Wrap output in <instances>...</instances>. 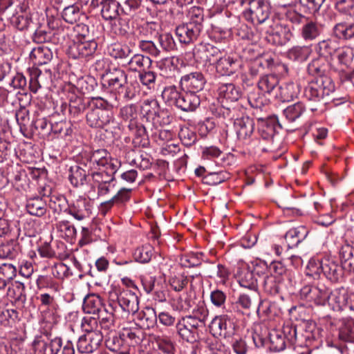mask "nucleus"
<instances>
[{"mask_svg": "<svg viewBox=\"0 0 354 354\" xmlns=\"http://www.w3.org/2000/svg\"><path fill=\"white\" fill-rule=\"evenodd\" d=\"M322 274L331 283H340L344 277V268L336 261L326 258L322 259Z\"/></svg>", "mask_w": 354, "mask_h": 354, "instance_id": "nucleus-13", "label": "nucleus"}, {"mask_svg": "<svg viewBox=\"0 0 354 354\" xmlns=\"http://www.w3.org/2000/svg\"><path fill=\"white\" fill-rule=\"evenodd\" d=\"M308 71L312 75H317L304 91V97L308 101L320 102L335 91V84L330 77L324 75L325 70L319 64L318 59L313 60L308 66Z\"/></svg>", "mask_w": 354, "mask_h": 354, "instance_id": "nucleus-1", "label": "nucleus"}, {"mask_svg": "<svg viewBox=\"0 0 354 354\" xmlns=\"http://www.w3.org/2000/svg\"><path fill=\"white\" fill-rule=\"evenodd\" d=\"M205 274L208 277H213L216 274L223 281L226 280L230 274L228 269L221 264L215 266L214 263H211L209 266L205 270Z\"/></svg>", "mask_w": 354, "mask_h": 354, "instance_id": "nucleus-62", "label": "nucleus"}, {"mask_svg": "<svg viewBox=\"0 0 354 354\" xmlns=\"http://www.w3.org/2000/svg\"><path fill=\"white\" fill-rule=\"evenodd\" d=\"M72 131L69 124L65 121H59L51 124L50 134L53 133L57 137L66 138L67 136L71 135Z\"/></svg>", "mask_w": 354, "mask_h": 354, "instance_id": "nucleus-59", "label": "nucleus"}, {"mask_svg": "<svg viewBox=\"0 0 354 354\" xmlns=\"http://www.w3.org/2000/svg\"><path fill=\"white\" fill-rule=\"evenodd\" d=\"M62 16L66 22L73 24L80 19V9L76 4L67 6L64 8Z\"/></svg>", "mask_w": 354, "mask_h": 354, "instance_id": "nucleus-61", "label": "nucleus"}, {"mask_svg": "<svg viewBox=\"0 0 354 354\" xmlns=\"http://www.w3.org/2000/svg\"><path fill=\"white\" fill-rule=\"evenodd\" d=\"M261 279H263V288L266 294L276 295L279 292L283 278L278 277L273 274L264 275L262 272Z\"/></svg>", "mask_w": 354, "mask_h": 354, "instance_id": "nucleus-38", "label": "nucleus"}, {"mask_svg": "<svg viewBox=\"0 0 354 354\" xmlns=\"http://www.w3.org/2000/svg\"><path fill=\"white\" fill-rule=\"evenodd\" d=\"M140 108L142 113L147 117V120H150L153 115H156L160 106L156 99L149 98L142 102Z\"/></svg>", "mask_w": 354, "mask_h": 354, "instance_id": "nucleus-54", "label": "nucleus"}, {"mask_svg": "<svg viewBox=\"0 0 354 354\" xmlns=\"http://www.w3.org/2000/svg\"><path fill=\"white\" fill-rule=\"evenodd\" d=\"M103 339L102 333H88L81 335L77 343L79 352L91 353L97 349Z\"/></svg>", "mask_w": 354, "mask_h": 354, "instance_id": "nucleus-18", "label": "nucleus"}, {"mask_svg": "<svg viewBox=\"0 0 354 354\" xmlns=\"http://www.w3.org/2000/svg\"><path fill=\"white\" fill-rule=\"evenodd\" d=\"M139 301L137 295L130 290L121 292L117 301L109 303L110 312L118 313L121 318H127L129 315H135L139 309Z\"/></svg>", "mask_w": 354, "mask_h": 354, "instance_id": "nucleus-4", "label": "nucleus"}, {"mask_svg": "<svg viewBox=\"0 0 354 354\" xmlns=\"http://www.w3.org/2000/svg\"><path fill=\"white\" fill-rule=\"evenodd\" d=\"M140 92V84L136 80L128 81L123 84L114 93L116 99L118 97L124 102L133 99Z\"/></svg>", "mask_w": 354, "mask_h": 354, "instance_id": "nucleus-27", "label": "nucleus"}, {"mask_svg": "<svg viewBox=\"0 0 354 354\" xmlns=\"http://www.w3.org/2000/svg\"><path fill=\"white\" fill-rule=\"evenodd\" d=\"M180 337L187 342L194 343L200 338L199 331L181 318L176 324Z\"/></svg>", "mask_w": 354, "mask_h": 354, "instance_id": "nucleus-28", "label": "nucleus"}, {"mask_svg": "<svg viewBox=\"0 0 354 354\" xmlns=\"http://www.w3.org/2000/svg\"><path fill=\"white\" fill-rule=\"evenodd\" d=\"M300 92L299 85L294 82H288L279 86L274 97L283 102H289L297 97Z\"/></svg>", "mask_w": 354, "mask_h": 354, "instance_id": "nucleus-30", "label": "nucleus"}, {"mask_svg": "<svg viewBox=\"0 0 354 354\" xmlns=\"http://www.w3.org/2000/svg\"><path fill=\"white\" fill-rule=\"evenodd\" d=\"M206 83V80L201 72L196 71L181 77L180 85L183 91H189L197 94L202 91Z\"/></svg>", "mask_w": 354, "mask_h": 354, "instance_id": "nucleus-11", "label": "nucleus"}, {"mask_svg": "<svg viewBox=\"0 0 354 354\" xmlns=\"http://www.w3.org/2000/svg\"><path fill=\"white\" fill-rule=\"evenodd\" d=\"M111 111L91 109L86 115L87 124L93 128H103L113 120Z\"/></svg>", "mask_w": 354, "mask_h": 354, "instance_id": "nucleus-20", "label": "nucleus"}, {"mask_svg": "<svg viewBox=\"0 0 354 354\" xmlns=\"http://www.w3.org/2000/svg\"><path fill=\"white\" fill-rule=\"evenodd\" d=\"M104 308H106V306H104L99 295L90 294L85 297L84 299L82 308L86 313L97 315L100 318Z\"/></svg>", "mask_w": 354, "mask_h": 354, "instance_id": "nucleus-25", "label": "nucleus"}, {"mask_svg": "<svg viewBox=\"0 0 354 354\" xmlns=\"http://www.w3.org/2000/svg\"><path fill=\"white\" fill-rule=\"evenodd\" d=\"M259 298V291L241 292L237 295L235 301L231 304L230 308L226 310V312H233L241 315H249L253 306L258 301Z\"/></svg>", "mask_w": 354, "mask_h": 354, "instance_id": "nucleus-6", "label": "nucleus"}, {"mask_svg": "<svg viewBox=\"0 0 354 354\" xmlns=\"http://www.w3.org/2000/svg\"><path fill=\"white\" fill-rule=\"evenodd\" d=\"M308 233V231L304 226H299L289 230L284 236L288 247L292 248L297 246L306 239Z\"/></svg>", "mask_w": 354, "mask_h": 354, "instance_id": "nucleus-39", "label": "nucleus"}, {"mask_svg": "<svg viewBox=\"0 0 354 354\" xmlns=\"http://www.w3.org/2000/svg\"><path fill=\"white\" fill-rule=\"evenodd\" d=\"M157 75L151 71H142L138 73V79L142 85L147 89L154 90L156 85Z\"/></svg>", "mask_w": 354, "mask_h": 354, "instance_id": "nucleus-58", "label": "nucleus"}, {"mask_svg": "<svg viewBox=\"0 0 354 354\" xmlns=\"http://www.w3.org/2000/svg\"><path fill=\"white\" fill-rule=\"evenodd\" d=\"M127 74L124 70L118 68L110 69L106 74L105 82L107 88L111 93H115L123 84L126 83Z\"/></svg>", "mask_w": 354, "mask_h": 354, "instance_id": "nucleus-24", "label": "nucleus"}, {"mask_svg": "<svg viewBox=\"0 0 354 354\" xmlns=\"http://www.w3.org/2000/svg\"><path fill=\"white\" fill-rule=\"evenodd\" d=\"M340 340L354 344V320L351 319L343 322L339 328Z\"/></svg>", "mask_w": 354, "mask_h": 354, "instance_id": "nucleus-47", "label": "nucleus"}, {"mask_svg": "<svg viewBox=\"0 0 354 354\" xmlns=\"http://www.w3.org/2000/svg\"><path fill=\"white\" fill-rule=\"evenodd\" d=\"M279 85V77L274 74L265 75L260 77L258 82L259 89L264 93L273 94L277 92Z\"/></svg>", "mask_w": 354, "mask_h": 354, "instance_id": "nucleus-40", "label": "nucleus"}, {"mask_svg": "<svg viewBox=\"0 0 354 354\" xmlns=\"http://www.w3.org/2000/svg\"><path fill=\"white\" fill-rule=\"evenodd\" d=\"M209 329L214 337H230L234 333V324L226 315L216 316L210 323Z\"/></svg>", "mask_w": 354, "mask_h": 354, "instance_id": "nucleus-14", "label": "nucleus"}, {"mask_svg": "<svg viewBox=\"0 0 354 354\" xmlns=\"http://www.w3.org/2000/svg\"><path fill=\"white\" fill-rule=\"evenodd\" d=\"M106 346L110 351L118 354H130L128 350L127 344L124 342L121 333L118 336H110L106 340Z\"/></svg>", "mask_w": 354, "mask_h": 354, "instance_id": "nucleus-42", "label": "nucleus"}, {"mask_svg": "<svg viewBox=\"0 0 354 354\" xmlns=\"http://www.w3.org/2000/svg\"><path fill=\"white\" fill-rule=\"evenodd\" d=\"M120 333L124 342L127 344L129 352L131 346H135L142 342L141 332L139 330L124 329Z\"/></svg>", "mask_w": 354, "mask_h": 354, "instance_id": "nucleus-60", "label": "nucleus"}, {"mask_svg": "<svg viewBox=\"0 0 354 354\" xmlns=\"http://www.w3.org/2000/svg\"><path fill=\"white\" fill-rule=\"evenodd\" d=\"M162 97L169 105L175 106L185 112L195 111L201 103L197 94L189 91L181 93L175 86L165 87L162 92Z\"/></svg>", "mask_w": 354, "mask_h": 354, "instance_id": "nucleus-3", "label": "nucleus"}, {"mask_svg": "<svg viewBox=\"0 0 354 354\" xmlns=\"http://www.w3.org/2000/svg\"><path fill=\"white\" fill-rule=\"evenodd\" d=\"M315 50L320 57L327 59L335 53L337 50V45L331 39H324L317 44Z\"/></svg>", "mask_w": 354, "mask_h": 354, "instance_id": "nucleus-44", "label": "nucleus"}, {"mask_svg": "<svg viewBox=\"0 0 354 354\" xmlns=\"http://www.w3.org/2000/svg\"><path fill=\"white\" fill-rule=\"evenodd\" d=\"M21 252V248L17 239H10L0 244V259H15Z\"/></svg>", "mask_w": 354, "mask_h": 354, "instance_id": "nucleus-31", "label": "nucleus"}, {"mask_svg": "<svg viewBox=\"0 0 354 354\" xmlns=\"http://www.w3.org/2000/svg\"><path fill=\"white\" fill-rule=\"evenodd\" d=\"M53 52L50 48L44 45L34 48L30 54V59L37 65L49 63L53 59Z\"/></svg>", "mask_w": 354, "mask_h": 354, "instance_id": "nucleus-33", "label": "nucleus"}, {"mask_svg": "<svg viewBox=\"0 0 354 354\" xmlns=\"http://www.w3.org/2000/svg\"><path fill=\"white\" fill-rule=\"evenodd\" d=\"M140 8V2L138 0H124L120 3V15L133 17Z\"/></svg>", "mask_w": 354, "mask_h": 354, "instance_id": "nucleus-52", "label": "nucleus"}, {"mask_svg": "<svg viewBox=\"0 0 354 354\" xmlns=\"http://www.w3.org/2000/svg\"><path fill=\"white\" fill-rule=\"evenodd\" d=\"M32 346L35 354H58L62 348V341L61 338L55 337L48 344L41 336H37Z\"/></svg>", "mask_w": 354, "mask_h": 354, "instance_id": "nucleus-16", "label": "nucleus"}, {"mask_svg": "<svg viewBox=\"0 0 354 354\" xmlns=\"http://www.w3.org/2000/svg\"><path fill=\"white\" fill-rule=\"evenodd\" d=\"M86 171L77 165L71 166L69 169L68 179L75 187L84 185L86 181Z\"/></svg>", "mask_w": 354, "mask_h": 354, "instance_id": "nucleus-45", "label": "nucleus"}, {"mask_svg": "<svg viewBox=\"0 0 354 354\" xmlns=\"http://www.w3.org/2000/svg\"><path fill=\"white\" fill-rule=\"evenodd\" d=\"M216 71L221 75L230 76L236 72L240 66L239 62L229 55L223 53L218 57L215 64Z\"/></svg>", "mask_w": 354, "mask_h": 354, "instance_id": "nucleus-21", "label": "nucleus"}, {"mask_svg": "<svg viewBox=\"0 0 354 354\" xmlns=\"http://www.w3.org/2000/svg\"><path fill=\"white\" fill-rule=\"evenodd\" d=\"M266 38L269 43L276 46H283L289 42L293 35L290 29L279 23H273L266 32Z\"/></svg>", "mask_w": 354, "mask_h": 354, "instance_id": "nucleus-8", "label": "nucleus"}, {"mask_svg": "<svg viewBox=\"0 0 354 354\" xmlns=\"http://www.w3.org/2000/svg\"><path fill=\"white\" fill-rule=\"evenodd\" d=\"M97 44L93 39L75 41L68 48V54L73 59L91 56L96 50Z\"/></svg>", "mask_w": 354, "mask_h": 354, "instance_id": "nucleus-12", "label": "nucleus"}, {"mask_svg": "<svg viewBox=\"0 0 354 354\" xmlns=\"http://www.w3.org/2000/svg\"><path fill=\"white\" fill-rule=\"evenodd\" d=\"M323 30L322 25L313 20L306 19L300 30V35L306 41H312L318 38Z\"/></svg>", "mask_w": 354, "mask_h": 354, "instance_id": "nucleus-29", "label": "nucleus"}, {"mask_svg": "<svg viewBox=\"0 0 354 354\" xmlns=\"http://www.w3.org/2000/svg\"><path fill=\"white\" fill-rule=\"evenodd\" d=\"M89 160L92 164L105 167L113 173H116L121 165L118 159L113 158L109 152L104 149L93 151L89 157Z\"/></svg>", "mask_w": 354, "mask_h": 354, "instance_id": "nucleus-10", "label": "nucleus"}, {"mask_svg": "<svg viewBox=\"0 0 354 354\" xmlns=\"http://www.w3.org/2000/svg\"><path fill=\"white\" fill-rule=\"evenodd\" d=\"M136 319L138 322V324L141 328L149 329L153 328L158 320L156 310L153 308H145V310L137 312Z\"/></svg>", "mask_w": 354, "mask_h": 354, "instance_id": "nucleus-32", "label": "nucleus"}, {"mask_svg": "<svg viewBox=\"0 0 354 354\" xmlns=\"http://www.w3.org/2000/svg\"><path fill=\"white\" fill-rule=\"evenodd\" d=\"M234 125L238 139L244 142L248 141L254 131L253 119L248 116L236 118Z\"/></svg>", "mask_w": 354, "mask_h": 354, "instance_id": "nucleus-22", "label": "nucleus"}, {"mask_svg": "<svg viewBox=\"0 0 354 354\" xmlns=\"http://www.w3.org/2000/svg\"><path fill=\"white\" fill-rule=\"evenodd\" d=\"M262 271L259 268H254L252 270L245 268L243 269L238 275V282L239 285L249 290V291H258V281L261 279Z\"/></svg>", "mask_w": 354, "mask_h": 354, "instance_id": "nucleus-15", "label": "nucleus"}, {"mask_svg": "<svg viewBox=\"0 0 354 354\" xmlns=\"http://www.w3.org/2000/svg\"><path fill=\"white\" fill-rule=\"evenodd\" d=\"M154 127H163L169 124L173 120V117L170 115L167 109H162L161 107L150 119Z\"/></svg>", "mask_w": 354, "mask_h": 354, "instance_id": "nucleus-57", "label": "nucleus"}, {"mask_svg": "<svg viewBox=\"0 0 354 354\" xmlns=\"http://www.w3.org/2000/svg\"><path fill=\"white\" fill-rule=\"evenodd\" d=\"M203 252H191L183 256L180 259V262L183 267H197L201 265L203 261Z\"/></svg>", "mask_w": 354, "mask_h": 354, "instance_id": "nucleus-55", "label": "nucleus"}, {"mask_svg": "<svg viewBox=\"0 0 354 354\" xmlns=\"http://www.w3.org/2000/svg\"><path fill=\"white\" fill-rule=\"evenodd\" d=\"M339 258L344 269L354 271V248L350 245L342 246L339 251Z\"/></svg>", "mask_w": 354, "mask_h": 354, "instance_id": "nucleus-46", "label": "nucleus"}, {"mask_svg": "<svg viewBox=\"0 0 354 354\" xmlns=\"http://www.w3.org/2000/svg\"><path fill=\"white\" fill-rule=\"evenodd\" d=\"M112 171H93L91 174L93 180L92 187L97 189L98 197L108 196L115 188L116 179Z\"/></svg>", "mask_w": 354, "mask_h": 354, "instance_id": "nucleus-5", "label": "nucleus"}, {"mask_svg": "<svg viewBox=\"0 0 354 354\" xmlns=\"http://www.w3.org/2000/svg\"><path fill=\"white\" fill-rule=\"evenodd\" d=\"M91 6L101 8V15L104 19L113 20L120 16V3L116 0H91Z\"/></svg>", "mask_w": 354, "mask_h": 354, "instance_id": "nucleus-17", "label": "nucleus"}, {"mask_svg": "<svg viewBox=\"0 0 354 354\" xmlns=\"http://www.w3.org/2000/svg\"><path fill=\"white\" fill-rule=\"evenodd\" d=\"M65 212L73 216L75 219L82 221L90 216L91 213V205L86 198H81L72 205L68 206Z\"/></svg>", "mask_w": 354, "mask_h": 354, "instance_id": "nucleus-26", "label": "nucleus"}, {"mask_svg": "<svg viewBox=\"0 0 354 354\" xmlns=\"http://www.w3.org/2000/svg\"><path fill=\"white\" fill-rule=\"evenodd\" d=\"M270 349L274 352L281 351L286 348V342L281 330H272L268 334Z\"/></svg>", "mask_w": 354, "mask_h": 354, "instance_id": "nucleus-48", "label": "nucleus"}, {"mask_svg": "<svg viewBox=\"0 0 354 354\" xmlns=\"http://www.w3.org/2000/svg\"><path fill=\"white\" fill-rule=\"evenodd\" d=\"M88 100L73 95L69 100V112L74 117L83 113L88 106Z\"/></svg>", "mask_w": 354, "mask_h": 354, "instance_id": "nucleus-49", "label": "nucleus"}, {"mask_svg": "<svg viewBox=\"0 0 354 354\" xmlns=\"http://www.w3.org/2000/svg\"><path fill=\"white\" fill-rule=\"evenodd\" d=\"M305 110L303 103L297 102L286 108L283 110V115L289 122H294L304 113Z\"/></svg>", "mask_w": 354, "mask_h": 354, "instance_id": "nucleus-56", "label": "nucleus"}, {"mask_svg": "<svg viewBox=\"0 0 354 354\" xmlns=\"http://www.w3.org/2000/svg\"><path fill=\"white\" fill-rule=\"evenodd\" d=\"M218 95L221 98L227 101L236 102L241 97L242 92L234 84H224L219 86Z\"/></svg>", "mask_w": 354, "mask_h": 354, "instance_id": "nucleus-41", "label": "nucleus"}, {"mask_svg": "<svg viewBox=\"0 0 354 354\" xmlns=\"http://www.w3.org/2000/svg\"><path fill=\"white\" fill-rule=\"evenodd\" d=\"M313 50L310 46H295L287 51V57L294 62L302 63L306 62Z\"/></svg>", "mask_w": 354, "mask_h": 354, "instance_id": "nucleus-37", "label": "nucleus"}, {"mask_svg": "<svg viewBox=\"0 0 354 354\" xmlns=\"http://www.w3.org/2000/svg\"><path fill=\"white\" fill-rule=\"evenodd\" d=\"M300 296L306 301L318 306L326 304L333 310L340 309L345 303V295L338 290H331L324 284L306 285L300 290Z\"/></svg>", "mask_w": 354, "mask_h": 354, "instance_id": "nucleus-2", "label": "nucleus"}, {"mask_svg": "<svg viewBox=\"0 0 354 354\" xmlns=\"http://www.w3.org/2000/svg\"><path fill=\"white\" fill-rule=\"evenodd\" d=\"M251 19L258 24L265 22L270 14V3L267 0H257L249 8Z\"/></svg>", "mask_w": 354, "mask_h": 354, "instance_id": "nucleus-23", "label": "nucleus"}, {"mask_svg": "<svg viewBox=\"0 0 354 354\" xmlns=\"http://www.w3.org/2000/svg\"><path fill=\"white\" fill-rule=\"evenodd\" d=\"M7 295L16 304L24 305L26 301L25 286L24 283L15 281L10 283L7 290Z\"/></svg>", "mask_w": 354, "mask_h": 354, "instance_id": "nucleus-34", "label": "nucleus"}, {"mask_svg": "<svg viewBox=\"0 0 354 354\" xmlns=\"http://www.w3.org/2000/svg\"><path fill=\"white\" fill-rule=\"evenodd\" d=\"M26 207L30 214L39 217L44 216L47 210L46 202L40 196L28 198Z\"/></svg>", "mask_w": 354, "mask_h": 354, "instance_id": "nucleus-36", "label": "nucleus"}, {"mask_svg": "<svg viewBox=\"0 0 354 354\" xmlns=\"http://www.w3.org/2000/svg\"><path fill=\"white\" fill-rule=\"evenodd\" d=\"M304 333L302 335L306 342H311L319 338V329L313 322H306L304 323Z\"/></svg>", "mask_w": 354, "mask_h": 354, "instance_id": "nucleus-64", "label": "nucleus"}, {"mask_svg": "<svg viewBox=\"0 0 354 354\" xmlns=\"http://www.w3.org/2000/svg\"><path fill=\"white\" fill-rule=\"evenodd\" d=\"M178 137L182 143L186 147H190L195 144L197 140L196 133L187 127L180 128Z\"/></svg>", "mask_w": 354, "mask_h": 354, "instance_id": "nucleus-63", "label": "nucleus"}, {"mask_svg": "<svg viewBox=\"0 0 354 354\" xmlns=\"http://www.w3.org/2000/svg\"><path fill=\"white\" fill-rule=\"evenodd\" d=\"M201 31L197 26L185 22L176 27V35L180 43L189 44L197 40Z\"/></svg>", "mask_w": 354, "mask_h": 354, "instance_id": "nucleus-19", "label": "nucleus"}, {"mask_svg": "<svg viewBox=\"0 0 354 354\" xmlns=\"http://www.w3.org/2000/svg\"><path fill=\"white\" fill-rule=\"evenodd\" d=\"M153 255V248L146 244L137 248L133 252L134 259L141 263H147L149 262Z\"/></svg>", "mask_w": 354, "mask_h": 354, "instance_id": "nucleus-50", "label": "nucleus"}, {"mask_svg": "<svg viewBox=\"0 0 354 354\" xmlns=\"http://www.w3.org/2000/svg\"><path fill=\"white\" fill-rule=\"evenodd\" d=\"M17 273V268L11 263H3L0 266V290H3L6 288L13 283V279Z\"/></svg>", "mask_w": 354, "mask_h": 354, "instance_id": "nucleus-35", "label": "nucleus"}, {"mask_svg": "<svg viewBox=\"0 0 354 354\" xmlns=\"http://www.w3.org/2000/svg\"><path fill=\"white\" fill-rule=\"evenodd\" d=\"M259 132L261 138L270 142L272 145H277L280 142L279 130L281 126L274 117L263 119L258 118Z\"/></svg>", "mask_w": 354, "mask_h": 354, "instance_id": "nucleus-7", "label": "nucleus"}, {"mask_svg": "<svg viewBox=\"0 0 354 354\" xmlns=\"http://www.w3.org/2000/svg\"><path fill=\"white\" fill-rule=\"evenodd\" d=\"M151 59L147 56L141 54H136L127 62L129 68L132 71L141 72L150 68Z\"/></svg>", "mask_w": 354, "mask_h": 354, "instance_id": "nucleus-43", "label": "nucleus"}, {"mask_svg": "<svg viewBox=\"0 0 354 354\" xmlns=\"http://www.w3.org/2000/svg\"><path fill=\"white\" fill-rule=\"evenodd\" d=\"M178 58L175 57L162 59L158 63V67L166 76H171L177 69Z\"/></svg>", "mask_w": 354, "mask_h": 354, "instance_id": "nucleus-53", "label": "nucleus"}, {"mask_svg": "<svg viewBox=\"0 0 354 354\" xmlns=\"http://www.w3.org/2000/svg\"><path fill=\"white\" fill-rule=\"evenodd\" d=\"M333 33L339 39H351L354 38V24H337L333 28Z\"/></svg>", "mask_w": 354, "mask_h": 354, "instance_id": "nucleus-51", "label": "nucleus"}, {"mask_svg": "<svg viewBox=\"0 0 354 354\" xmlns=\"http://www.w3.org/2000/svg\"><path fill=\"white\" fill-rule=\"evenodd\" d=\"M221 54L218 48L210 44H200L193 50L195 60L203 64H214Z\"/></svg>", "mask_w": 354, "mask_h": 354, "instance_id": "nucleus-9", "label": "nucleus"}]
</instances>
